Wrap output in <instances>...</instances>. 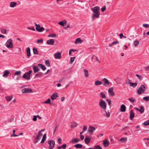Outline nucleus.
Instances as JSON below:
<instances>
[{"label":"nucleus","mask_w":149,"mask_h":149,"mask_svg":"<svg viewBox=\"0 0 149 149\" xmlns=\"http://www.w3.org/2000/svg\"><path fill=\"white\" fill-rule=\"evenodd\" d=\"M80 141V139L79 138H75L71 141V142L72 143H76Z\"/></svg>","instance_id":"28"},{"label":"nucleus","mask_w":149,"mask_h":149,"mask_svg":"<svg viewBox=\"0 0 149 149\" xmlns=\"http://www.w3.org/2000/svg\"><path fill=\"white\" fill-rule=\"evenodd\" d=\"M91 10L93 12L92 18L93 20H94L95 18H98L99 17V8L98 6H95Z\"/></svg>","instance_id":"1"},{"label":"nucleus","mask_w":149,"mask_h":149,"mask_svg":"<svg viewBox=\"0 0 149 149\" xmlns=\"http://www.w3.org/2000/svg\"><path fill=\"white\" fill-rule=\"evenodd\" d=\"M21 91L22 93H27L33 92V90L31 88H25L22 89Z\"/></svg>","instance_id":"6"},{"label":"nucleus","mask_w":149,"mask_h":149,"mask_svg":"<svg viewBox=\"0 0 149 149\" xmlns=\"http://www.w3.org/2000/svg\"><path fill=\"white\" fill-rule=\"evenodd\" d=\"M146 90V87L144 85H141L137 90V92L138 94L140 95L142 93H143Z\"/></svg>","instance_id":"3"},{"label":"nucleus","mask_w":149,"mask_h":149,"mask_svg":"<svg viewBox=\"0 0 149 149\" xmlns=\"http://www.w3.org/2000/svg\"><path fill=\"white\" fill-rule=\"evenodd\" d=\"M83 42V40H81L80 38H78L76 39L75 43L76 44L81 43Z\"/></svg>","instance_id":"26"},{"label":"nucleus","mask_w":149,"mask_h":149,"mask_svg":"<svg viewBox=\"0 0 149 149\" xmlns=\"http://www.w3.org/2000/svg\"><path fill=\"white\" fill-rule=\"evenodd\" d=\"M66 146H67V145L66 144H63V145H62L61 146V147H62V148H63V149H65L66 147Z\"/></svg>","instance_id":"60"},{"label":"nucleus","mask_w":149,"mask_h":149,"mask_svg":"<svg viewBox=\"0 0 149 149\" xmlns=\"http://www.w3.org/2000/svg\"><path fill=\"white\" fill-rule=\"evenodd\" d=\"M27 28L28 29H29L31 30L34 31H36V30L34 28V27H30L27 26Z\"/></svg>","instance_id":"50"},{"label":"nucleus","mask_w":149,"mask_h":149,"mask_svg":"<svg viewBox=\"0 0 149 149\" xmlns=\"http://www.w3.org/2000/svg\"><path fill=\"white\" fill-rule=\"evenodd\" d=\"M74 146L77 148H81L82 147V145L80 144H77L74 145Z\"/></svg>","instance_id":"29"},{"label":"nucleus","mask_w":149,"mask_h":149,"mask_svg":"<svg viewBox=\"0 0 149 149\" xmlns=\"http://www.w3.org/2000/svg\"><path fill=\"white\" fill-rule=\"evenodd\" d=\"M66 21L65 20L60 22L59 23V24L61 26H63L64 25L66 24Z\"/></svg>","instance_id":"32"},{"label":"nucleus","mask_w":149,"mask_h":149,"mask_svg":"<svg viewBox=\"0 0 149 149\" xmlns=\"http://www.w3.org/2000/svg\"><path fill=\"white\" fill-rule=\"evenodd\" d=\"M139 43V42L138 40H135L134 41L133 44L134 45V46L137 47L138 46Z\"/></svg>","instance_id":"39"},{"label":"nucleus","mask_w":149,"mask_h":149,"mask_svg":"<svg viewBox=\"0 0 149 149\" xmlns=\"http://www.w3.org/2000/svg\"><path fill=\"white\" fill-rule=\"evenodd\" d=\"M136 76L137 77H138L139 79L141 80L142 79V77H141V76L139 74H136Z\"/></svg>","instance_id":"49"},{"label":"nucleus","mask_w":149,"mask_h":149,"mask_svg":"<svg viewBox=\"0 0 149 149\" xmlns=\"http://www.w3.org/2000/svg\"><path fill=\"white\" fill-rule=\"evenodd\" d=\"M48 143L49 146V149H53L55 145V141L54 140H50L48 141Z\"/></svg>","instance_id":"5"},{"label":"nucleus","mask_w":149,"mask_h":149,"mask_svg":"<svg viewBox=\"0 0 149 149\" xmlns=\"http://www.w3.org/2000/svg\"><path fill=\"white\" fill-rule=\"evenodd\" d=\"M31 49L29 47H28L26 49V54L27 56L28 57V58H29L31 56Z\"/></svg>","instance_id":"21"},{"label":"nucleus","mask_w":149,"mask_h":149,"mask_svg":"<svg viewBox=\"0 0 149 149\" xmlns=\"http://www.w3.org/2000/svg\"><path fill=\"white\" fill-rule=\"evenodd\" d=\"M127 140V138L126 137H123L120 139L119 140V141L123 142H126Z\"/></svg>","instance_id":"30"},{"label":"nucleus","mask_w":149,"mask_h":149,"mask_svg":"<svg viewBox=\"0 0 149 149\" xmlns=\"http://www.w3.org/2000/svg\"><path fill=\"white\" fill-rule=\"evenodd\" d=\"M13 42V40L11 39H9L7 41L5 45L8 48L12 49L14 47Z\"/></svg>","instance_id":"2"},{"label":"nucleus","mask_w":149,"mask_h":149,"mask_svg":"<svg viewBox=\"0 0 149 149\" xmlns=\"http://www.w3.org/2000/svg\"><path fill=\"white\" fill-rule=\"evenodd\" d=\"M130 80L129 79H128L127 80H126L125 83L127 84H130Z\"/></svg>","instance_id":"62"},{"label":"nucleus","mask_w":149,"mask_h":149,"mask_svg":"<svg viewBox=\"0 0 149 149\" xmlns=\"http://www.w3.org/2000/svg\"><path fill=\"white\" fill-rule=\"evenodd\" d=\"M13 98V95H10V96H6V101L7 102H10L12 100Z\"/></svg>","instance_id":"27"},{"label":"nucleus","mask_w":149,"mask_h":149,"mask_svg":"<svg viewBox=\"0 0 149 149\" xmlns=\"http://www.w3.org/2000/svg\"><path fill=\"white\" fill-rule=\"evenodd\" d=\"M41 137L37 135L36 137L34 140V143H38V142L40 140V139Z\"/></svg>","instance_id":"25"},{"label":"nucleus","mask_w":149,"mask_h":149,"mask_svg":"<svg viewBox=\"0 0 149 149\" xmlns=\"http://www.w3.org/2000/svg\"><path fill=\"white\" fill-rule=\"evenodd\" d=\"M87 129V127L85 126V125H84L83 126V131H84V132H85V131H86Z\"/></svg>","instance_id":"59"},{"label":"nucleus","mask_w":149,"mask_h":149,"mask_svg":"<svg viewBox=\"0 0 149 149\" xmlns=\"http://www.w3.org/2000/svg\"><path fill=\"white\" fill-rule=\"evenodd\" d=\"M145 126H147L149 125V120H148L146 121L144 123H143Z\"/></svg>","instance_id":"48"},{"label":"nucleus","mask_w":149,"mask_h":149,"mask_svg":"<svg viewBox=\"0 0 149 149\" xmlns=\"http://www.w3.org/2000/svg\"><path fill=\"white\" fill-rule=\"evenodd\" d=\"M109 142L108 140H106L103 141V145L105 147L108 146L109 144Z\"/></svg>","instance_id":"22"},{"label":"nucleus","mask_w":149,"mask_h":149,"mask_svg":"<svg viewBox=\"0 0 149 149\" xmlns=\"http://www.w3.org/2000/svg\"><path fill=\"white\" fill-rule=\"evenodd\" d=\"M135 113H134L133 110H131L130 112V120H132L134 117Z\"/></svg>","instance_id":"12"},{"label":"nucleus","mask_w":149,"mask_h":149,"mask_svg":"<svg viewBox=\"0 0 149 149\" xmlns=\"http://www.w3.org/2000/svg\"><path fill=\"white\" fill-rule=\"evenodd\" d=\"M16 131L15 130L13 131V134L11 135V136H19V135L15 134V132Z\"/></svg>","instance_id":"45"},{"label":"nucleus","mask_w":149,"mask_h":149,"mask_svg":"<svg viewBox=\"0 0 149 149\" xmlns=\"http://www.w3.org/2000/svg\"><path fill=\"white\" fill-rule=\"evenodd\" d=\"M106 101L108 102L109 105H110L111 104V100L109 99H107Z\"/></svg>","instance_id":"58"},{"label":"nucleus","mask_w":149,"mask_h":149,"mask_svg":"<svg viewBox=\"0 0 149 149\" xmlns=\"http://www.w3.org/2000/svg\"><path fill=\"white\" fill-rule=\"evenodd\" d=\"M137 85V82H135V83L130 82V85L134 88L136 87Z\"/></svg>","instance_id":"35"},{"label":"nucleus","mask_w":149,"mask_h":149,"mask_svg":"<svg viewBox=\"0 0 149 149\" xmlns=\"http://www.w3.org/2000/svg\"><path fill=\"white\" fill-rule=\"evenodd\" d=\"M23 77L27 80H29L30 79V75H28L26 73L23 75Z\"/></svg>","instance_id":"17"},{"label":"nucleus","mask_w":149,"mask_h":149,"mask_svg":"<svg viewBox=\"0 0 149 149\" xmlns=\"http://www.w3.org/2000/svg\"><path fill=\"white\" fill-rule=\"evenodd\" d=\"M113 88L112 87L109 88L108 89V93H109L111 96H113L114 95V93L113 91Z\"/></svg>","instance_id":"13"},{"label":"nucleus","mask_w":149,"mask_h":149,"mask_svg":"<svg viewBox=\"0 0 149 149\" xmlns=\"http://www.w3.org/2000/svg\"><path fill=\"white\" fill-rule=\"evenodd\" d=\"M75 58V57H71L70 58V64L72 63L74 61Z\"/></svg>","instance_id":"46"},{"label":"nucleus","mask_w":149,"mask_h":149,"mask_svg":"<svg viewBox=\"0 0 149 149\" xmlns=\"http://www.w3.org/2000/svg\"><path fill=\"white\" fill-rule=\"evenodd\" d=\"M55 42L53 39H50L48 40L46 42V44L50 45H53Z\"/></svg>","instance_id":"9"},{"label":"nucleus","mask_w":149,"mask_h":149,"mask_svg":"<svg viewBox=\"0 0 149 149\" xmlns=\"http://www.w3.org/2000/svg\"><path fill=\"white\" fill-rule=\"evenodd\" d=\"M126 107L124 104H122L120 107V110L121 112H125L126 111Z\"/></svg>","instance_id":"15"},{"label":"nucleus","mask_w":149,"mask_h":149,"mask_svg":"<svg viewBox=\"0 0 149 149\" xmlns=\"http://www.w3.org/2000/svg\"><path fill=\"white\" fill-rule=\"evenodd\" d=\"M143 99L146 102H148L149 101V96H148L144 97L143 98Z\"/></svg>","instance_id":"43"},{"label":"nucleus","mask_w":149,"mask_h":149,"mask_svg":"<svg viewBox=\"0 0 149 149\" xmlns=\"http://www.w3.org/2000/svg\"><path fill=\"white\" fill-rule=\"evenodd\" d=\"M37 65L38 67H40L43 71L45 70L46 69V67L42 64H38Z\"/></svg>","instance_id":"19"},{"label":"nucleus","mask_w":149,"mask_h":149,"mask_svg":"<svg viewBox=\"0 0 149 149\" xmlns=\"http://www.w3.org/2000/svg\"><path fill=\"white\" fill-rule=\"evenodd\" d=\"M3 73V77L5 78H7L10 73V71L8 70H4Z\"/></svg>","instance_id":"8"},{"label":"nucleus","mask_w":149,"mask_h":149,"mask_svg":"<svg viewBox=\"0 0 149 149\" xmlns=\"http://www.w3.org/2000/svg\"><path fill=\"white\" fill-rule=\"evenodd\" d=\"M128 100L132 102H134L135 101V100L132 97L129 98Z\"/></svg>","instance_id":"53"},{"label":"nucleus","mask_w":149,"mask_h":149,"mask_svg":"<svg viewBox=\"0 0 149 149\" xmlns=\"http://www.w3.org/2000/svg\"><path fill=\"white\" fill-rule=\"evenodd\" d=\"M1 32L3 34H6V29L4 28H1L0 29Z\"/></svg>","instance_id":"41"},{"label":"nucleus","mask_w":149,"mask_h":149,"mask_svg":"<svg viewBox=\"0 0 149 149\" xmlns=\"http://www.w3.org/2000/svg\"><path fill=\"white\" fill-rule=\"evenodd\" d=\"M100 102L99 104L100 106L104 110L106 109L107 107V104L105 101L102 99L100 100Z\"/></svg>","instance_id":"4"},{"label":"nucleus","mask_w":149,"mask_h":149,"mask_svg":"<svg viewBox=\"0 0 149 149\" xmlns=\"http://www.w3.org/2000/svg\"><path fill=\"white\" fill-rule=\"evenodd\" d=\"M95 127L89 126L88 130V132L90 134H93V132L95 131Z\"/></svg>","instance_id":"7"},{"label":"nucleus","mask_w":149,"mask_h":149,"mask_svg":"<svg viewBox=\"0 0 149 149\" xmlns=\"http://www.w3.org/2000/svg\"><path fill=\"white\" fill-rule=\"evenodd\" d=\"M46 138V134H45L43 136L42 138V140L41 141L40 143H43L45 141V139Z\"/></svg>","instance_id":"38"},{"label":"nucleus","mask_w":149,"mask_h":149,"mask_svg":"<svg viewBox=\"0 0 149 149\" xmlns=\"http://www.w3.org/2000/svg\"><path fill=\"white\" fill-rule=\"evenodd\" d=\"M33 52L34 54H38L37 49L35 48H33Z\"/></svg>","instance_id":"42"},{"label":"nucleus","mask_w":149,"mask_h":149,"mask_svg":"<svg viewBox=\"0 0 149 149\" xmlns=\"http://www.w3.org/2000/svg\"><path fill=\"white\" fill-rule=\"evenodd\" d=\"M33 69L34 73H36L40 70V69L38 68V65H34L33 67Z\"/></svg>","instance_id":"16"},{"label":"nucleus","mask_w":149,"mask_h":149,"mask_svg":"<svg viewBox=\"0 0 149 149\" xmlns=\"http://www.w3.org/2000/svg\"><path fill=\"white\" fill-rule=\"evenodd\" d=\"M94 149H102V148L100 146L98 145L95 146Z\"/></svg>","instance_id":"51"},{"label":"nucleus","mask_w":149,"mask_h":149,"mask_svg":"<svg viewBox=\"0 0 149 149\" xmlns=\"http://www.w3.org/2000/svg\"><path fill=\"white\" fill-rule=\"evenodd\" d=\"M57 93H54L51 96V98L52 100L56 99V98L58 97V95H57Z\"/></svg>","instance_id":"10"},{"label":"nucleus","mask_w":149,"mask_h":149,"mask_svg":"<svg viewBox=\"0 0 149 149\" xmlns=\"http://www.w3.org/2000/svg\"><path fill=\"white\" fill-rule=\"evenodd\" d=\"M45 65L48 66L49 67L50 66V64L49 63V60H46L45 61Z\"/></svg>","instance_id":"40"},{"label":"nucleus","mask_w":149,"mask_h":149,"mask_svg":"<svg viewBox=\"0 0 149 149\" xmlns=\"http://www.w3.org/2000/svg\"><path fill=\"white\" fill-rule=\"evenodd\" d=\"M77 125V124L75 122H73L72 123V125H70L71 128H73L76 127Z\"/></svg>","instance_id":"36"},{"label":"nucleus","mask_w":149,"mask_h":149,"mask_svg":"<svg viewBox=\"0 0 149 149\" xmlns=\"http://www.w3.org/2000/svg\"><path fill=\"white\" fill-rule=\"evenodd\" d=\"M21 73V72L20 71H17L15 72L14 74L15 75H20V74Z\"/></svg>","instance_id":"52"},{"label":"nucleus","mask_w":149,"mask_h":149,"mask_svg":"<svg viewBox=\"0 0 149 149\" xmlns=\"http://www.w3.org/2000/svg\"><path fill=\"white\" fill-rule=\"evenodd\" d=\"M143 26L144 27L149 28V24H143Z\"/></svg>","instance_id":"57"},{"label":"nucleus","mask_w":149,"mask_h":149,"mask_svg":"<svg viewBox=\"0 0 149 149\" xmlns=\"http://www.w3.org/2000/svg\"><path fill=\"white\" fill-rule=\"evenodd\" d=\"M105 111V112L106 113V115L107 116V117H109L110 116V113L109 112H107L106 111Z\"/></svg>","instance_id":"63"},{"label":"nucleus","mask_w":149,"mask_h":149,"mask_svg":"<svg viewBox=\"0 0 149 149\" xmlns=\"http://www.w3.org/2000/svg\"><path fill=\"white\" fill-rule=\"evenodd\" d=\"M102 84V82L99 81L97 80L95 82V84L96 86H98L101 85Z\"/></svg>","instance_id":"34"},{"label":"nucleus","mask_w":149,"mask_h":149,"mask_svg":"<svg viewBox=\"0 0 149 149\" xmlns=\"http://www.w3.org/2000/svg\"><path fill=\"white\" fill-rule=\"evenodd\" d=\"M91 60L93 62H95L96 61H98L99 62H100V61L98 60L97 57L94 55H93L91 57Z\"/></svg>","instance_id":"18"},{"label":"nucleus","mask_w":149,"mask_h":149,"mask_svg":"<svg viewBox=\"0 0 149 149\" xmlns=\"http://www.w3.org/2000/svg\"><path fill=\"white\" fill-rule=\"evenodd\" d=\"M84 70L85 72V77H88V70L86 69H84Z\"/></svg>","instance_id":"44"},{"label":"nucleus","mask_w":149,"mask_h":149,"mask_svg":"<svg viewBox=\"0 0 149 149\" xmlns=\"http://www.w3.org/2000/svg\"><path fill=\"white\" fill-rule=\"evenodd\" d=\"M103 81L104 82L103 85L104 86H107L109 85L110 82L106 78H104L103 79Z\"/></svg>","instance_id":"11"},{"label":"nucleus","mask_w":149,"mask_h":149,"mask_svg":"<svg viewBox=\"0 0 149 149\" xmlns=\"http://www.w3.org/2000/svg\"><path fill=\"white\" fill-rule=\"evenodd\" d=\"M37 120V117L36 116H34L33 118V120L34 121H36Z\"/></svg>","instance_id":"61"},{"label":"nucleus","mask_w":149,"mask_h":149,"mask_svg":"<svg viewBox=\"0 0 149 149\" xmlns=\"http://www.w3.org/2000/svg\"><path fill=\"white\" fill-rule=\"evenodd\" d=\"M36 29L39 32H42L45 29L43 27H40H40L38 28H36Z\"/></svg>","instance_id":"23"},{"label":"nucleus","mask_w":149,"mask_h":149,"mask_svg":"<svg viewBox=\"0 0 149 149\" xmlns=\"http://www.w3.org/2000/svg\"><path fill=\"white\" fill-rule=\"evenodd\" d=\"M43 73L41 72H39L35 76V77H40L42 75Z\"/></svg>","instance_id":"37"},{"label":"nucleus","mask_w":149,"mask_h":149,"mask_svg":"<svg viewBox=\"0 0 149 149\" xmlns=\"http://www.w3.org/2000/svg\"><path fill=\"white\" fill-rule=\"evenodd\" d=\"M139 108L140 109H139V111L141 113H143L145 110L144 107L143 106H140L139 107Z\"/></svg>","instance_id":"31"},{"label":"nucleus","mask_w":149,"mask_h":149,"mask_svg":"<svg viewBox=\"0 0 149 149\" xmlns=\"http://www.w3.org/2000/svg\"><path fill=\"white\" fill-rule=\"evenodd\" d=\"M55 58L56 59H60L61 58V54L60 52H58L54 54Z\"/></svg>","instance_id":"14"},{"label":"nucleus","mask_w":149,"mask_h":149,"mask_svg":"<svg viewBox=\"0 0 149 149\" xmlns=\"http://www.w3.org/2000/svg\"><path fill=\"white\" fill-rule=\"evenodd\" d=\"M100 97L102 98L105 99L106 97L105 95L103 92H102L100 93Z\"/></svg>","instance_id":"33"},{"label":"nucleus","mask_w":149,"mask_h":149,"mask_svg":"<svg viewBox=\"0 0 149 149\" xmlns=\"http://www.w3.org/2000/svg\"><path fill=\"white\" fill-rule=\"evenodd\" d=\"M43 42V40L42 39H38L37 40V42L38 43H42Z\"/></svg>","instance_id":"54"},{"label":"nucleus","mask_w":149,"mask_h":149,"mask_svg":"<svg viewBox=\"0 0 149 149\" xmlns=\"http://www.w3.org/2000/svg\"><path fill=\"white\" fill-rule=\"evenodd\" d=\"M56 34H52L51 35H48V37H56Z\"/></svg>","instance_id":"55"},{"label":"nucleus","mask_w":149,"mask_h":149,"mask_svg":"<svg viewBox=\"0 0 149 149\" xmlns=\"http://www.w3.org/2000/svg\"><path fill=\"white\" fill-rule=\"evenodd\" d=\"M17 2L14 1L11 2L10 4V6L11 8H13L15 7L17 5Z\"/></svg>","instance_id":"20"},{"label":"nucleus","mask_w":149,"mask_h":149,"mask_svg":"<svg viewBox=\"0 0 149 149\" xmlns=\"http://www.w3.org/2000/svg\"><path fill=\"white\" fill-rule=\"evenodd\" d=\"M51 102L50 98H48L47 100L45 101L43 103L45 104H49Z\"/></svg>","instance_id":"47"},{"label":"nucleus","mask_w":149,"mask_h":149,"mask_svg":"<svg viewBox=\"0 0 149 149\" xmlns=\"http://www.w3.org/2000/svg\"><path fill=\"white\" fill-rule=\"evenodd\" d=\"M91 140V138L86 136L84 139V141L86 143L88 144L90 142Z\"/></svg>","instance_id":"24"},{"label":"nucleus","mask_w":149,"mask_h":149,"mask_svg":"<svg viewBox=\"0 0 149 149\" xmlns=\"http://www.w3.org/2000/svg\"><path fill=\"white\" fill-rule=\"evenodd\" d=\"M106 9V7L105 6H104L101 9V10L102 12H104Z\"/></svg>","instance_id":"56"},{"label":"nucleus","mask_w":149,"mask_h":149,"mask_svg":"<svg viewBox=\"0 0 149 149\" xmlns=\"http://www.w3.org/2000/svg\"><path fill=\"white\" fill-rule=\"evenodd\" d=\"M32 72V70H29L28 72H27L26 73L28 75L30 76V74Z\"/></svg>","instance_id":"64"}]
</instances>
